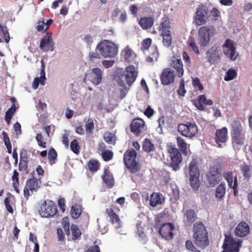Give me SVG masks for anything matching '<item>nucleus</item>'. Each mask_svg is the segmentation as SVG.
Wrapping results in <instances>:
<instances>
[{
    "label": "nucleus",
    "instance_id": "obj_1",
    "mask_svg": "<svg viewBox=\"0 0 252 252\" xmlns=\"http://www.w3.org/2000/svg\"><path fill=\"white\" fill-rule=\"evenodd\" d=\"M100 55L104 58L114 57L118 53V46L108 40H103L96 46Z\"/></svg>",
    "mask_w": 252,
    "mask_h": 252
},
{
    "label": "nucleus",
    "instance_id": "obj_2",
    "mask_svg": "<svg viewBox=\"0 0 252 252\" xmlns=\"http://www.w3.org/2000/svg\"><path fill=\"white\" fill-rule=\"evenodd\" d=\"M137 153L133 149H128L124 153V163L130 173H135L140 170V167L136 160Z\"/></svg>",
    "mask_w": 252,
    "mask_h": 252
},
{
    "label": "nucleus",
    "instance_id": "obj_3",
    "mask_svg": "<svg viewBox=\"0 0 252 252\" xmlns=\"http://www.w3.org/2000/svg\"><path fill=\"white\" fill-rule=\"evenodd\" d=\"M38 211L41 217L51 218L55 216L58 211L56 204L51 200H47L41 204Z\"/></svg>",
    "mask_w": 252,
    "mask_h": 252
},
{
    "label": "nucleus",
    "instance_id": "obj_4",
    "mask_svg": "<svg viewBox=\"0 0 252 252\" xmlns=\"http://www.w3.org/2000/svg\"><path fill=\"white\" fill-rule=\"evenodd\" d=\"M193 237L194 242L200 247H205V226L201 221L194 223L193 225Z\"/></svg>",
    "mask_w": 252,
    "mask_h": 252
},
{
    "label": "nucleus",
    "instance_id": "obj_5",
    "mask_svg": "<svg viewBox=\"0 0 252 252\" xmlns=\"http://www.w3.org/2000/svg\"><path fill=\"white\" fill-rule=\"evenodd\" d=\"M168 152L170 159V166L174 171L178 170L180 168L179 164L182 161L181 154L177 148L172 146L168 147Z\"/></svg>",
    "mask_w": 252,
    "mask_h": 252
},
{
    "label": "nucleus",
    "instance_id": "obj_6",
    "mask_svg": "<svg viewBox=\"0 0 252 252\" xmlns=\"http://www.w3.org/2000/svg\"><path fill=\"white\" fill-rule=\"evenodd\" d=\"M130 129L135 136L139 137L146 133L147 126L144 120L140 118L134 119L130 125Z\"/></svg>",
    "mask_w": 252,
    "mask_h": 252
},
{
    "label": "nucleus",
    "instance_id": "obj_7",
    "mask_svg": "<svg viewBox=\"0 0 252 252\" xmlns=\"http://www.w3.org/2000/svg\"><path fill=\"white\" fill-rule=\"evenodd\" d=\"M241 247V241L234 239L231 235H225V238L222 246L223 252H239Z\"/></svg>",
    "mask_w": 252,
    "mask_h": 252
},
{
    "label": "nucleus",
    "instance_id": "obj_8",
    "mask_svg": "<svg viewBox=\"0 0 252 252\" xmlns=\"http://www.w3.org/2000/svg\"><path fill=\"white\" fill-rule=\"evenodd\" d=\"M233 141L238 145H242L244 143L245 136L242 133V127L238 120H235L232 124Z\"/></svg>",
    "mask_w": 252,
    "mask_h": 252
},
{
    "label": "nucleus",
    "instance_id": "obj_9",
    "mask_svg": "<svg viewBox=\"0 0 252 252\" xmlns=\"http://www.w3.org/2000/svg\"><path fill=\"white\" fill-rule=\"evenodd\" d=\"M178 130L182 135L189 138L193 137L198 131L197 127L195 124L190 122L179 124Z\"/></svg>",
    "mask_w": 252,
    "mask_h": 252
},
{
    "label": "nucleus",
    "instance_id": "obj_10",
    "mask_svg": "<svg viewBox=\"0 0 252 252\" xmlns=\"http://www.w3.org/2000/svg\"><path fill=\"white\" fill-rule=\"evenodd\" d=\"M41 181L40 178L36 179L32 177L28 179L26 182V185L24 189V197L28 199L30 194V191L32 192L37 191L40 187Z\"/></svg>",
    "mask_w": 252,
    "mask_h": 252
},
{
    "label": "nucleus",
    "instance_id": "obj_11",
    "mask_svg": "<svg viewBox=\"0 0 252 252\" xmlns=\"http://www.w3.org/2000/svg\"><path fill=\"white\" fill-rule=\"evenodd\" d=\"M223 54L229 59L235 61L237 58L238 53L236 51L234 42L233 40L227 39L222 45Z\"/></svg>",
    "mask_w": 252,
    "mask_h": 252
},
{
    "label": "nucleus",
    "instance_id": "obj_12",
    "mask_svg": "<svg viewBox=\"0 0 252 252\" xmlns=\"http://www.w3.org/2000/svg\"><path fill=\"white\" fill-rule=\"evenodd\" d=\"M175 229L174 225L172 223H164L161 225L159 233L166 240H171L174 236L173 231Z\"/></svg>",
    "mask_w": 252,
    "mask_h": 252
},
{
    "label": "nucleus",
    "instance_id": "obj_13",
    "mask_svg": "<svg viewBox=\"0 0 252 252\" xmlns=\"http://www.w3.org/2000/svg\"><path fill=\"white\" fill-rule=\"evenodd\" d=\"M123 75L126 83L130 86L135 81L138 75V72L136 71L135 66L130 65L126 68Z\"/></svg>",
    "mask_w": 252,
    "mask_h": 252
},
{
    "label": "nucleus",
    "instance_id": "obj_14",
    "mask_svg": "<svg viewBox=\"0 0 252 252\" xmlns=\"http://www.w3.org/2000/svg\"><path fill=\"white\" fill-rule=\"evenodd\" d=\"M175 74L174 71L170 68H165L162 70L160 76V79L162 84L168 85L174 82Z\"/></svg>",
    "mask_w": 252,
    "mask_h": 252
},
{
    "label": "nucleus",
    "instance_id": "obj_15",
    "mask_svg": "<svg viewBox=\"0 0 252 252\" xmlns=\"http://www.w3.org/2000/svg\"><path fill=\"white\" fill-rule=\"evenodd\" d=\"M52 33L47 32L46 35L41 39L40 48L44 52L54 49V42L52 38Z\"/></svg>",
    "mask_w": 252,
    "mask_h": 252
},
{
    "label": "nucleus",
    "instance_id": "obj_16",
    "mask_svg": "<svg viewBox=\"0 0 252 252\" xmlns=\"http://www.w3.org/2000/svg\"><path fill=\"white\" fill-rule=\"evenodd\" d=\"M88 79L94 85L99 84L102 78V71L99 68H93L90 72L86 75Z\"/></svg>",
    "mask_w": 252,
    "mask_h": 252
},
{
    "label": "nucleus",
    "instance_id": "obj_17",
    "mask_svg": "<svg viewBox=\"0 0 252 252\" xmlns=\"http://www.w3.org/2000/svg\"><path fill=\"white\" fill-rule=\"evenodd\" d=\"M227 129L225 127L218 129L216 132L215 140L219 148H222L224 144H220V142L224 143L227 140Z\"/></svg>",
    "mask_w": 252,
    "mask_h": 252
},
{
    "label": "nucleus",
    "instance_id": "obj_18",
    "mask_svg": "<svg viewBox=\"0 0 252 252\" xmlns=\"http://www.w3.org/2000/svg\"><path fill=\"white\" fill-rule=\"evenodd\" d=\"M220 47L215 45L207 52L208 60L209 62L213 63L217 61L220 58Z\"/></svg>",
    "mask_w": 252,
    "mask_h": 252
},
{
    "label": "nucleus",
    "instance_id": "obj_19",
    "mask_svg": "<svg viewBox=\"0 0 252 252\" xmlns=\"http://www.w3.org/2000/svg\"><path fill=\"white\" fill-rule=\"evenodd\" d=\"M171 29V26L169 19L166 15H164L160 20L158 31L160 32V33H163L170 32Z\"/></svg>",
    "mask_w": 252,
    "mask_h": 252
},
{
    "label": "nucleus",
    "instance_id": "obj_20",
    "mask_svg": "<svg viewBox=\"0 0 252 252\" xmlns=\"http://www.w3.org/2000/svg\"><path fill=\"white\" fill-rule=\"evenodd\" d=\"M170 65L175 70L176 75L178 77L183 76L184 70L183 64L181 59L174 58L170 63Z\"/></svg>",
    "mask_w": 252,
    "mask_h": 252
},
{
    "label": "nucleus",
    "instance_id": "obj_21",
    "mask_svg": "<svg viewBox=\"0 0 252 252\" xmlns=\"http://www.w3.org/2000/svg\"><path fill=\"white\" fill-rule=\"evenodd\" d=\"M250 232L248 224L245 222H240L235 229V234L240 237L247 235Z\"/></svg>",
    "mask_w": 252,
    "mask_h": 252
},
{
    "label": "nucleus",
    "instance_id": "obj_22",
    "mask_svg": "<svg viewBox=\"0 0 252 252\" xmlns=\"http://www.w3.org/2000/svg\"><path fill=\"white\" fill-rule=\"evenodd\" d=\"M106 213L109 218L110 221L113 224H116V227L119 228L121 225V220L119 216L114 212L112 208H107Z\"/></svg>",
    "mask_w": 252,
    "mask_h": 252
},
{
    "label": "nucleus",
    "instance_id": "obj_23",
    "mask_svg": "<svg viewBox=\"0 0 252 252\" xmlns=\"http://www.w3.org/2000/svg\"><path fill=\"white\" fill-rule=\"evenodd\" d=\"M154 20L152 17H143L139 20V24L143 30L150 29L153 25Z\"/></svg>",
    "mask_w": 252,
    "mask_h": 252
},
{
    "label": "nucleus",
    "instance_id": "obj_24",
    "mask_svg": "<svg viewBox=\"0 0 252 252\" xmlns=\"http://www.w3.org/2000/svg\"><path fill=\"white\" fill-rule=\"evenodd\" d=\"M186 220L184 222L187 225H191L196 220L197 215L192 209L187 210L185 213Z\"/></svg>",
    "mask_w": 252,
    "mask_h": 252
},
{
    "label": "nucleus",
    "instance_id": "obj_25",
    "mask_svg": "<svg viewBox=\"0 0 252 252\" xmlns=\"http://www.w3.org/2000/svg\"><path fill=\"white\" fill-rule=\"evenodd\" d=\"M161 194L160 193L153 192L151 195L150 204L152 207H155L161 204L164 201V199L161 198Z\"/></svg>",
    "mask_w": 252,
    "mask_h": 252
},
{
    "label": "nucleus",
    "instance_id": "obj_26",
    "mask_svg": "<svg viewBox=\"0 0 252 252\" xmlns=\"http://www.w3.org/2000/svg\"><path fill=\"white\" fill-rule=\"evenodd\" d=\"M225 178L227 180L228 185L230 188L234 189V194H236V189L237 187V180L236 177H234L233 180V176L231 172H228L225 174Z\"/></svg>",
    "mask_w": 252,
    "mask_h": 252
},
{
    "label": "nucleus",
    "instance_id": "obj_27",
    "mask_svg": "<svg viewBox=\"0 0 252 252\" xmlns=\"http://www.w3.org/2000/svg\"><path fill=\"white\" fill-rule=\"evenodd\" d=\"M205 10L204 8L200 7L196 12L195 22L197 25H202L205 23Z\"/></svg>",
    "mask_w": 252,
    "mask_h": 252
},
{
    "label": "nucleus",
    "instance_id": "obj_28",
    "mask_svg": "<svg viewBox=\"0 0 252 252\" xmlns=\"http://www.w3.org/2000/svg\"><path fill=\"white\" fill-rule=\"evenodd\" d=\"M189 175L200 176L199 170L198 167V162L196 159H192L189 165Z\"/></svg>",
    "mask_w": 252,
    "mask_h": 252
},
{
    "label": "nucleus",
    "instance_id": "obj_29",
    "mask_svg": "<svg viewBox=\"0 0 252 252\" xmlns=\"http://www.w3.org/2000/svg\"><path fill=\"white\" fill-rule=\"evenodd\" d=\"M207 16L208 19L217 21L220 17V12L217 8L213 7L212 9L208 10Z\"/></svg>",
    "mask_w": 252,
    "mask_h": 252
},
{
    "label": "nucleus",
    "instance_id": "obj_30",
    "mask_svg": "<svg viewBox=\"0 0 252 252\" xmlns=\"http://www.w3.org/2000/svg\"><path fill=\"white\" fill-rule=\"evenodd\" d=\"M17 109L16 104H12L11 107L9 108L5 112V120L7 124L9 125L11 120Z\"/></svg>",
    "mask_w": 252,
    "mask_h": 252
},
{
    "label": "nucleus",
    "instance_id": "obj_31",
    "mask_svg": "<svg viewBox=\"0 0 252 252\" xmlns=\"http://www.w3.org/2000/svg\"><path fill=\"white\" fill-rule=\"evenodd\" d=\"M226 186L225 183H221L216 189V197L219 200H221L225 194Z\"/></svg>",
    "mask_w": 252,
    "mask_h": 252
},
{
    "label": "nucleus",
    "instance_id": "obj_32",
    "mask_svg": "<svg viewBox=\"0 0 252 252\" xmlns=\"http://www.w3.org/2000/svg\"><path fill=\"white\" fill-rule=\"evenodd\" d=\"M102 178L105 184L109 188H112L114 183V178L112 175L108 173L107 170H105Z\"/></svg>",
    "mask_w": 252,
    "mask_h": 252
},
{
    "label": "nucleus",
    "instance_id": "obj_33",
    "mask_svg": "<svg viewBox=\"0 0 252 252\" xmlns=\"http://www.w3.org/2000/svg\"><path fill=\"white\" fill-rule=\"evenodd\" d=\"M2 38L6 43L10 41V35L7 28L6 26L2 27L0 24V43L2 42Z\"/></svg>",
    "mask_w": 252,
    "mask_h": 252
},
{
    "label": "nucleus",
    "instance_id": "obj_34",
    "mask_svg": "<svg viewBox=\"0 0 252 252\" xmlns=\"http://www.w3.org/2000/svg\"><path fill=\"white\" fill-rule=\"evenodd\" d=\"M193 104L199 110L205 109V94L200 95L193 100Z\"/></svg>",
    "mask_w": 252,
    "mask_h": 252
},
{
    "label": "nucleus",
    "instance_id": "obj_35",
    "mask_svg": "<svg viewBox=\"0 0 252 252\" xmlns=\"http://www.w3.org/2000/svg\"><path fill=\"white\" fill-rule=\"evenodd\" d=\"M142 148L144 151L147 153L153 152L155 150V147L154 145L148 138H146L144 140L142 145Z\"/></svg>",
    "mask_w": 252,
    "mask_h": 252
},
{
    "label": "nucleus",
    "instance_id": "obj_36",
    "mask_svg": "<svg viewBox=\"0 0 252 252\" xmlns=\"http://www.w3.org/2000/svg\"><path fill=\"white\" fill-rule=\"evenodd\" d=\"M103 139L109 144L115 145L116 144V136L113 133L105 132L103 135Z\"/></svg>",
    "mask_w": 252,
    "mask_h": 252
},
{
    "label": "nucleus",
    "instance_id": "obj_37",
    "mask_svg": "<svg viewBox=\"0 0 252 252\" xmlns=\"http://www.w3.org/2000/svg\"><path fill=\"white\" fill-rule=\"evenodd\" d=\"M82 213V207L78 204H74L72 206L70 214L72 218L77 219Z\"/></svg>",
    "mask_w": 252,
    "mask_h": 252
},
{
    "label": "nucleus",
    "instance_id": "obj_38",
    "mask_svg": "<svg viewBox=\"0 0 252 252\" xmlns=\"http://www.w3.org/2000/svg\"><path fill=\"white\" fill-rule=\"evenodd\" d=\"M160 35L162 37L163 45L166 47H169L172 43L171 32L160 33Z\"/></svg>",
    "mask_w": 252,
    "mask_h": 252
},
{
    "label": "nucleus",
    "instance_id": "obj_39",
    "mask_svg": "<svg viewBox=\"0 0 252 252\" xmlns=\"http://www.w3.org/2000/svg\"><path fill=\"white\" fill-rule=\"evenodd\" d=\"M87 166L91 172H95L99 169L100 163L98 161L92 159L88 162Z\"/></svg>",
    "mask_w": 252,
    "mask_h": 252
},
{
    "label": "nucleus",
    "instance_id": "obj_40",
    "mask_svg": "<svg viewBox=\"0 0 252 252\" xmlns=\"http://www.w3.org/2000/svg\"><path fill=\"white\" fill-rule=\"evenodd\" d=\"M19 173L17 172L16 170H14L13 171V174L12 177V180L13 181L12 186L14 189L15 190L17 193H20V191L18 189V186L19 184Z\"/></svg>",
    "mask_w": 252,
    "mask_h": 252
},
{
    "label": "nucleus",
    "instance_id": "obj_41",
    "mask_svg": "<svg viewBox=\"0 0 252 252\" xmlns=\"http://www.w3.org/2000/svg\"><path fill=\"white\" fill-rule=\"evenodd\" d=\"M189 181L191 187L194 189L197 190L200 186L199 176L189 175Z\"/></svg>",
    "mask_w": 252,
    "mask_h": 252
},
{
    "label": "nucleus",
    "instance_id": "obj_42",
    "mask_svg": "<svg viewBox=\"0 0 252 252\" xmlns=\"http://www.w3.org/2000/svg\"><path fill=\"white\" fill-rule=\"evenodd\" d=\"M241 170L243 176L247 179H249L252 173V167L251 166L243 164L241 166Z\"/></svg>",
    "mask_w": 252,
    "mask_h": 252
},
{
    "label": "nucleus",
    "instance_id": "obj_43",
    "mask_svg": "<svg viewBox=\"0 0 252 252\" xmlns=\"http://www.w3.org/2000/svg\"><path fill=\"white\" fill-rule=\"evenodd\" d=\"M72 234V239L75 240L78 239L81 235V232L77 225L72 224L70 227Z\"/></svg>",
    "mask_w": 252,
    "mask_h": 252
},
{
    "label": "nucleus",
    "instance_id": "obj_44",
    "mask_svg": "<svg viewBox=\"0 0 252 252\" xmlns=\"http://www.w3.org/2000/svg\"><path fill=\"white\" fill-rule=\"evenodd\" d=\"M57 158V153L55 150L52 148L50 149L48 152V159L49 163L52 165L55 163Z\"/></svg>",
    "mask_w": 252,
    "mask_h": 252
},
{
    "label": "nucleus",
    "instance_id": "obj_45",
    "mask_svg": "<svg viewBox=\"0 0 252 252\" xmlns=\"http://www.w3.org/2000/svg\"><path fill=\"white\" fill-rule=\"evenodd\" d=\"M177 142L180 150L183 153H187V144L185 140L183 138L178 137L177 138Z\"/></svg>",
    "mask_w": 252,
    "mask_h": 252
},
{
    "label": "nucleus",
    "instance_id": "obj_46",
    "mask_svg": "<svg viewBox=\"0 0 252 252\" xmlns=\"http://www.w3.org/2000/svg\"><path fill=\"white\" fill-rule=\"evenodd\" d=\"M2 135L4 144L7 148V152L9 154L12 153V146L8 134L4 131H2Z\"/></svg>",
    "mask_w": 252,
    "mask_h": 252
},
{
    "label": "nucleus",
    "instance_id": "obj_47",
    "mask_svg": "<svg viewBox=\"0 0 252 252\" xmlns=\"http://www.w3.org/2000/svg\"><path fill=\"white\" fill-rule=\"evenodd\" d=\"M237 74L235 69L230 68L226 72L224 79L226 81L232 80L236 77Z\"/></svg>",
    "mask_w": 252,
    "mask_h": 252
},
{
    "label": "nucleus",
    "instance_id": "obj_48",
    "mask_svg": "<svg viewBox=\"0 0 252 252\" xmlns=\"http://www.w3.org/2000/svg\"><path fill=\"white\" fill-rule=\"evenodd\" d=\"M94 129V123L91 118H89L85 124V130L88 134H91Z\"/></svg>",
    "mask_w": 252,
    "mask_h": 252
},
{
    "label": "nucleus",
    "instance_id": "obj_49",
    "mask_svg": "<svg viewBox=\"0 0 252 252\" xmlns=\"http://www.w3.org/2000/svg\"><path fill=\"white\" fill-rule=\"evenodd\" d=\"M70 148L71 150L75 154H78L80 152V146L77 139H73L70 143Z\"/></svg>",
    "mask_w": 252,
    "mask_h": 252
},
{
    "label": "nucleus",
    "instance_id": "obj_50",
    "mask_svg": "<svg viewBox=\"0 0 252 252\" xmlns=\"http://www.w3.org/2000/svg\"><path fill=\"white\" fill-rule=\"evenodd\" d=\"M101 156L102 159L105 161H108L113 158L114 153L112 151L107 150L105 151H103L101 153Z\"/></svg>",
    "mask_w": 252,
    "mask_h": 252
},
{
    "label": "nucleus",
    "instance_id": "obj_51",
    "mask_svg": "<svg viewBox=\"0 0 252 252\" xmlns=\"http://www.w3.org/2000/svg\"><path fill=\"white\" fill-rule=\"evenodd\" d=\"M189 50L193 51L196 54L198 55L199 54L198 46L196 44L194 38L192 37H190L189 40Z\"/></svg>",
    "mask_w": 252,
    "mask_h": 252
},
{
    "label": "nucleus",
    "instance_id": "obj_52",
    "mask_svg": "<svg viewBox=\"0 0 252 252\" xmlns=\"http://www.w3.org/2000/svg\"><path fill=\"white\" fill-rule=\"evenodd\" d=\"M35 139L39 146L43 148L47 147V143L45 141H44V137L41 133H37L36 134Z\"/></svg>",
    "mask_w": 252,
    "mask_h": 252
},
{
    "label": "nucleus",
    "instance_id": "obj_53",
    "mask_svg": "<svg viewBox=\"0 0 252 252\" xmlns=\"http://www.w3.org/2000/svg\"><path fill=\"white\" fill-rule=\"evenodd\" d=\"M219 177V175L218 174H212L208 176L209 186L210 187H214L217 184Z\"/></svg>",
    "mask_w": 252,
    "mask_h": 252
},
{
    "label": "nucleus",
    "instance_id": "obj_54",
    "mask_svg": "<svg viewBox=\"0 0 252 252\" xmlns=\"http://www.w3.org/2000/svg\"><path fill=\"white\" fill-rule=\"evenodd\" d=\"M198 35L199 37V40L201 42V46H205V27H201L198 31Z\"/></svg>",
    "mask_w": 252,
    "mask_h": 252
},
{
    "label": "nucleus",
    "instance_id": "obj_55",
    "mask_svg": "<svg viewBox=\"0 0 252 252\" xmlns=\"http://www.w3.org/2000/svg\"><path fill=\"white\" fill-rule=\"evenodd\" d=\"M192 85L195 90L202 91L204 89L203 86L201 84L200 80L197 77L193 79Z\"/></svg>",
    "mask_w": 252,
    "mask_h": 252
},
{
    "label": "nucleus",
    "instance_id": "obj_56",
    "mask_svg": "<svg viewBox=\"0 0 252 252\" xmlns=\"http://www.w3.org/2000/svg\"><path fill=\"white\" fill-rule=\"evenodd\" d=\"M124 53L125 61L127 62H130V59L133 55V52L132 50L128 48H126L124 50Z\"/></svg>",
    "mask_w": 252,
    "mask_h": 252
},
{
    "label": "nucleus",
    "instance_id": "obj_57",
    "mask_svg": "<svg viewBox=\"0 0 252 252\" xmlns=\"http://www.w3.org/2000/svg\"><path fill=\"white\" fill-rule=\"evenodd\" d=\"M207 35L208 41H209L211 38L215 34V30L213 27H209L206 29V35Z\"/></svg>",
    "mask_w": 252,
    "mask_h": 252
},
{
    "label": "nucleus",
    "instance_id": "obj_58",
    "mask_svg": "<svg viewBox=\"0 0 252 252\" xmlns=\"http://www.w3.org/2000/svg\"><path fill=\"white\" fill-rule=\"evenodd\" d=\"M186 91L185 89L184 81L182 80L180 83L179 89L178 90V94L181 96L185 95Z\"/></svg>",
    "mask_w": 252,
    "mask_h": 252
},
{
    "label": "nucleus",
    "instance_id": "obj_59",
    "mask_svg": "<svg viewBox=\"0 0 252 252\" xmlns=\"http://www.w3.org/2000/svg\"><path fill=\"white\" fill-rule=\"evenodd\" d=\"M120 98L121 99L123 98L127 93V88L124 82H122V88L120 89Z\"/></svg>",
    "mask_w": 252,
    "mask_h": 252
},
{
    "label": "nucleus",
    "instance_id": "obj_60",
    "mask_svg": "<svg viewBox=\"0 0 252 252\" xmlns=\"http://www.w3.org/2000/svg\"><path fill=\"white\" fill-rule=\"evenodd\" d=\"M152 44V39L150 38H147L142 42V48L144 50H148Z\"/></svg>",
    "mask_w": 252,
    "mask_h": 252
},
{
    "label": "nucleus",
    "instance_id": "obj_61",
    "mask_svg": "<svg viewBox=\"0 0 252 252\" xmlns=\"http://www.w3.org/2000/svg\"><path fill=\"white\" fill-rule=\"evenodd\" d=\"M41 69H40V74L41 76L39 78H40L42 79V81H45L46 80V76H45V65L44 63V61L43 60L41 61Z\"/></svg>",
    "mask_w": 252,
    "mask_h": 252
},
{
    "label": "nucleus",
    "instance_id": "obj_62",
    "mask_svg": "<svg viewBox=\"0 0 252 252\" xmlns=\"http://www.w3.org/2000/svg\"><path fill=\"white\" fill-rule=\"evenodd\" d=\"M213 113L214 117L217 118L218 117L221 116V112L220 110L217 107H213L211 109L208 110V113Z\"/></svg>",
    "mask_w": 252,
    "mask_h": 252
},
{
    "label": "nucleus",
    "instance_id": "obj_63",
    "mask_svg": "<svg viewBox=\"0 0 252 252\" xmlns=\"http://www.w3.org/2000/svg\"><path fill=\"white\" fill-rule=\"evenodd\" d=\"M44 82L45 81H42L40 78L36 77L33 80L32 88L34 89H36L38 88L39 83L42 85H44Z\"/></svg>",
    "mask_w": 252,
    "mask_h": 252
},
{
    "label": "nucleus",
    "instance_id": "obj_64",
    "mask_svg": "<svg viewBox=\"0 0 252 252\" xmlns=\"http://www.w3.org/2000/svg\"><path fill=\"white\" fill-rule=\"evenodd\" d=\"M85 252H101L99 247L97 245L90 247Z\"/></svg>",
    "mask_w": 252,
    "mask_h": 252
}]
</instances>
